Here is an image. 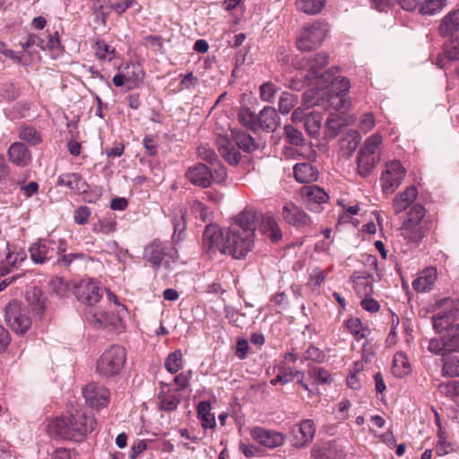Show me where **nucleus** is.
Returning <instances> with one entry per match:
<instances>
[{"label": "nucleus", "mask_w": 459, "mask_h": 459, "mask_svg": "<svg viewBox=\"0 0 459 459\" xmlns=\"http://www.w3.org/2000/svg\"><path fill=\"white\" fill-rule=\"evenodd\" d=\"M250 435L254 440L269 449L281 446L285 442V436L281 432L266 429L262 427H254L251 429Z\"/></svg>", "instance_id": "nucleus-14"}, {"label": "nucleus", "mask_w": 459, "mask_h": 459, "mask_svg": "<svg viewBox=\"0 0 459 459\" xmlns=\"http://www.w3.org/2000/svg\"><path fill=\"white\" fill-rule=\"evenodd\" d=\"M329 56L325 52H318L314 56H306L298 60L294 66L298 69L306 70L307 73L305 79L308 82V85L313 86V82H317L320 78L321 70L328 64Z\"/></svg>", "instance_id": "nucleus-10"}, {"label": "nucleus", "mask_w": 459, "mask_h": 459, "mask_svg": "<svg viewBox=\"0 0 459 459\" xmlns=\"http://www.w3.org/2000/svg\"><path fill=\"white\" fill-rule=\"evenodd\" d=\"M353 288L360 297L370 296L373 292V275L367 272H356L351 276Z\"/></svg>", "instance_id": "nucleus-22"}, {"label": "nucleus", "mask_w": 459, "mask_h": 459, "mask_svg": "<svg viewBox=\"0 0 459 459\" xmlns=\"http://www.w3.org/2000/svg\"><path fill=\"white\" fill-rule=\"evenodd\" d=\"M333 69L322 73L313 86L317 90H326L329 105L334 110H347L351 105V100L346 98L351 83L347 78L336 75Z\"/></svg>", "instance_id": "nucleus-4"}, {"label": "nucleus", "mask_w": 459, "mask_h": 459, "mask_svg": "<svg viewBox=\"0 0 459 459\" xmlns=\"http://www.w3.org/2000/svg\"><path fill=\"white\" fill-rule=\"evenodd\" d=\"M52 240H39L30 247L31 260L36 264H43L54 255V248L50 247Z\"/></svg>", "instance_id": "nucleus-24"}, {"label": "nucleus", "mask_w": 459, "mask_h": 459, "mask_svg": "<svg viewBox=\"0 0 459 459\" xmlns=\"http://www.w3.org/2000/svg\"><path fill=\"white\" fill-rule=\"evenodd\" d=\"M405 174L406 170L400 161L392 160L387 162L380 178L383 192L385 194H393L402 184Z\"/></svg>", "instance_id": "nucleus-11"}, {"label": "nucleus", "mask_w": 459, "mask_h": 459, "mask_svg": "<svg viewBox=\"0 0 459 459\" xmlns=\"http://www.w3.org/2000/svg\"><path fill=\"white\" fill-rule=\"evenodd\" d=\"M284 134L288 142L293 145H302L304 143V137L300 131L296 129L291 125H286L284 126Z\"/></svg>", "instance_id": "nucleus-54"}, {"label": "nucleus", "mask_w": 459, "mask_h": 459, "mask_svg": "<svg viewBox=\"0 0 459 459\" xmlns=\"http://www.w3.org/2000/svg\"><path fill=\"white\" fill-rule=\"evenodd\" d=\"M239 122L248 127L249 129L257 130V116L254 114L249 108H241L238 113Z\"/></svg>", "instance_id": "nucleus-47"}, {"label": "nucleus", "mask_w": 459, "mask_h": 459, "mask_svg": "<svg viewBox=\"0 0 459 459\" xmlns=\"http://www.w3.org/2000/svg\"><path fill=\"white\" fill-rule=\"evenodd\" d=\"M4 319L7 325L16 333H26L31 325L28 308L16 300L9 302L5 307Z\"/></svg>", "instance_id": "nucleus-9"}, {"label": "nucleus", "mask_w": 459, "mask_h": 459, "mask_svg": "<svg viewBox=\"0 0 459 459\" xmlns=\"http://www.w3.org/2000/svg\"><path fill=\"white\" fill-rule=\"evenodd\" d=\"M300 194L306 198L307 204H321L328 201L329 196L326 192L316 185L305 186L301 188Z\"/></svg>", "instance_id": "nucleus-28"}, {"label": "nucleus", "mask_w": 459, "mask_h": 459, "mask_svg": "<svg viewBox=\"0 0 459 459\" xmlns=\"http://www.w3.org/2000/svg\"><path fill=\"white\" fill-rule=\"evenodd\" d=\"M418 196V189L413 186H408L404 191L397 194L393 200V210L395 214L404 212L414 204Z\"/></svg>", "instance_id": "nucleus-20"}, {"label": "nucleus", "mask_w": 459, "mask_h": 459, "mask_svg": "<svg viewBox=\"0 0 459 459\" xmlns=\"http://www.w3.org/2000/svg\"><path fill=\"white\" fill-rule=\"evenodd\" d=\"M75 296L82 303L92 307L102 298L103 290L98 282L84 279L75 286Z\"/></svg>", "instance_id": "nucleus-12"}, {"label": "nucleus", "mask_w": 459, "mask_h": 459, "mask_svg": "<svg viewBox=\"0 0 459 459\" xmlns=\"http://www.w3.org/2000/svg\"><path fill=\"white\" fill-rule=\"evenodd\" d=\"M159 407L161 411H171L178 408L180 395L177 390H172L167 384L160 383L158 395Z\"/></svg>", "instance_id": "nucleus-19"}, {"label": "nucleus", "mask_w": 459, "mask_h": 459, "mask_svg": "<svg viewBox=\"0 0 459 459\" xmlns=\"http://www.w3.org/2000/svg\"><path fill=\"white\" fill-rule=\"evenodd\" d=\"M425 208L422 204L416 203L413 204L407 212V217L404 221L415 223H421L425 217Z\"/></svg>", "instance_id": "nucleus-53"}, {"label": "nucleus", "mask_w": 459, "mask_h": 459, "mask_svg": "<svg viewBox=\"0 0 459 459\" xmlns=\"http://www.w3.org/2000/svg\"><path fill=\"white\" fill-rule=\"evenodd\" d=\"M313 459H333L332 448L329 444L316 445L311 450Z\"/></svg>", "instance_id": "nucleus-57"}, {"label": "nucleus", "mask_w": 459, "mask_h": 459, "mask_svg": "<svg viewBox=\"0 0 459 459\" xmlns=\"http://www.w3.org/2000/svg\"><path fill=\"white\" fill-rule=\"evenodd\" d=\"M345 327L348 331L358 340H361L367 336L368 329L362 325V323L358 317L349 318L344 322Z\"/></svg>", "instance_id": "nucleus-42"}, {"label": "nucleus", "mask_w": 459, "mask_h": 459, "mask_svg": "<svg viewBox=\"0 0 459 459\" xmlns=\"http://www.w3.org/2000/svg\"><path fill=\"white\" fill-rule=\"evenodd\" d=\"M27 297L29 300H31V299H35V302H32L34 309L39 312L44 309L45 299L39 289H33L31 291L28 292Z\"/></svg>", "instance_id": "nucleus-60"}, {"label": "nucleus", "mask_w": 459, "mask_h": 459, "mask_svg": "<svg viewBox=\"0 0 459 459\" xmlns=\"http://www.w3.org/2000/svg\"><path fill=\"white\" fill-rule=\"evenodd\" d=\"M393 374L399 378L407 376L411 372V365L408 358L403 352H397L393 359Z\"/></svg>", "instance_id": "nucleus-36"}, {"label": "nucleus", "mask_w": 459, "mask_h": 459, "mask_svg": "<svg viewBox=\"0 0 459 459\" xmlns=\"http://www.w3.org/2000/svg\"><path fill=\"white\" fill-rule=\"evenodd\" d=\"M19 136L22 140L31 145H37L41 142L39 133L30 126H22Z\"/></svg>", "instance_id": "nucleus-46"}, {"label": "nucleus", "mask_w": 459, "mask_h": 459, "mask_svg": "<svg viewBox=\"0 0 459 459\" xmlns=\"http://www.w3.org/2000/svg\"><path fill=\"white\" fill-rule=\"evenodd\" d=\"M57 184L60 186H65L70 190L77 192H85L87 187L85 181L75 173H67L59 176Z\"/></svg>", "instance_id": "nucleus-33"}, {"label": "nucleus", "mask_w": 459, "mask_h": 459, "mask_svg": "<svg viewBox=\"0 0 459 459\" xmlns=\"http://www.w3.org/2000/svg\"><path fill=\"white\" fill-rule=\"evenodd\" d=\"M438 307L443 310L432 317V325L438 333L446 330L442 338L446 352L459 351V324L451 325L459 314V301L446 298L439 301Z\"/></svg>", "instance_id": "nucleus-3"}, {"label": "nucleus", "mask_w": 459, "mask_h": 459, "mask_svg": "<svg viewBox=\"0 0 459 459\" xmlns=\"http://www.w3.org/2000/svg\"><path fill=\"white\" fill-rule=\"evenodd\" d=\"M143 259L157 269L160 266L170 267V262L178 259V251L168 243L154 240L144 247Z\"/></svg>", "instance_id": "nucleus-7"}, {"label": "nucleus", "mask_w": 459, "mask_h": 459, "mask_svg": "<svg viewBox=\"0 0 459 459\" xmlns=\"http://www.w3.org/2000/svg\"><path fill=\"white\" fill-rule=\"evenodd\" d=\"M66 251V243L65 240L60 239L59 244L56 249V254L58 255L56 259V264L61 267H68L74 260L76 259H83L85 257L82 253H70L65 254Z\"/></svg>", "instance_id": "nucleus-34"}, {"label": "nucleus", "mask_w": 459, "mask_h": 459, "mask_svg": "<svg viewBox=\"0 0 459 459\" xmlns=\"http://www.w3.org/2000/svg\"><path fill=\"white\" fill-rule=\"evenodd\" d=\"M441 394L453 398L459 403V381H450L438 385Z\"/></svg>", "instance_id": "nucleus-50"}, {"label": "nucleus", "mask_w": 459, "mask_h": 459, "mask_svg": "<svg viewBox=\"0 0 459 459\" xmlns=\"http://www.w3.org/2000/svg\"><path fill=\"white\" fill-rule=\"evenodd\" d=\"M197 415L202 421L203 428L213 429L215 427V417L211 413V404L209 402L203 401L198 403Z\"/></svg>", "instance_id": "nucleus-38"}, {"label": "nucleus", "mask_w": 459, "mask_h": 459, "mask_svg": "<svg viewBox=\"0 0 459 459\" xmlns=\"http://www.w3.org/2000/svg\"><path fill=\"white\" fill-rule=\"evenodd\" d=\"M122 70L126 80V87L128 90L136 87L143 79V70L137 64L126 65L125 67H122Z\"/></svg>", "instance_id": "nucleus-35"}, {"label": "nucleus", "mask_w": 459, "mask_h": 459, "mask_svg": "<svg viewBox=\"0 0 459 459\" xmlns=\"http://www.w3.org/2000/svg\"><path fill=\"white\" fill-rule=\"evenodd\" d=\"M442 375L447 377H459V359L456 357L449 358L444 361Z\"/></svg>", "instance_id": "nucleus-51"}, {"label": "nucleus", "mask_w": 459, "mask_h": 459, "mask_svg": "<svg viewBox=\"0 0 459 459\" xmlns=\"http://www.w3.org/2000/svg\"><path fill=\"white\" fill-rule=\"evenodd\" d=\"M328 31V25L319 21L305 26L296 41L298 49L306 52L317 48L323 43Z\"/></svg>", "instance_id": "nucleus-8"}, {"label": "nucleus", "mask_w": 459, "mask_h": 459, "mask_svg": "<svg viewBox=\"0 0 459 459\" xmlns=\"http://www.w3.org/2000/svg\"><path fill=\"white\" fill-rule=\"evenodd\" d=\"M437 280V271L429 267L420 273L419 277L412 282V287L419 292L429 290Z\"/></svg>", "instance_id": "nucleus-31"}, {"label": "nucleus", "mask_w": 459, "mask_h": 459, "mask_svg": "<svg viewBox=\"0 0 459 459\" xmlns=\"http://www.w3.org/2000/svg\"><path fill=\"white\" fill-rule=\"evenodd\" d=\"M232 137L238 148L245 152H251L255 149V143L254 139L246 132L232 131Z\"/></svg>", "instance_id": "nucleus-44"}, {"label": "nucleus", "mask_w": 459, "mask_h": 459, "mask_svg": "<svg viewBox=\"0 0 459 459\" xmlns=\"http://www.w3.org/2000/svg\"><path fill=\"white\" fill-rule=\"evenodd\" d=\"M191 211L195 214L196 218H199L203 222H206L208 220V212L206 206L199 202L194 201L191 205Z\"/></svg>", "instance_id": "nucleus-62"}, {"label": "nucleus", "mask_w": 459, "mask_h": 459, "mask_svg": "<svg viewBox=\"0 0 459 459\" xmlns=\"http://www.w3.org/2000/svg\"><path fill=\"white\" fill-rule=\"evenodd\" d=\"M459 30V9L448 13L438 27V32L443 37L453 35Z\"/></svg>", "instance_id": "nucleus-30"}, {"label": "nucleus", "mask_w": 459, "mask_h": 459, "mask_svg": "<svg viewBox=\"0 0 459 459\" xmlns=\"http://www.w3.org/2000/svg\"><path fill=\"white\" fill-rule=\"evenodd\" d=\"M382 143V135L376 133L366 139L362 148L359 150L363 152L378 155L377 151Z\"/></svg>", "instance_id": "nucleus-48"}, {"label": "nucleus", "mask_w": 459, "mask_h": 459, "mask_svg": "<svg viewBox=\"0 0 459 459\" xmlns=\"http://www.w3.org/2000/svg\"><path fill=\"white\" fill-rule=\"evenodd\" d=\"M306 360H312L317 363H322L325 359V354L319 348L314 345H309L304 353Z\"/></svg>", "instance_id": "nucleus-59"}, {"label": "nucleus", "mask_w": 459, "mask_h": 459, "mask_svg": "<svg viewBox=\"0 0 459 459\" xmlns=\"http://www.w3.org/2000/svg\"><path fill=\"white\" fill-rule=\"evenodd\" d=\"M197 153L202 160L207 161L210 164L209 167H213L215 162H219L217 154L207 145L199 146L197 149Z\"/></svg>", "instance_id": "nucleus-58"}, {"label": "nucleus", "mask_w": 459, "mask_h": 459, "mask_svg": "<svg viewBox=\"0 0 459 459\" xmlns=\"http://www.w3.org/2000/svg\"><path fill=\"white\" fill-rule=\"evenodd\" d=\"M401 235L411 242L418 243L424 238L423 227L421 223L403 221Z\"/></svg>", "instance_id": "nucleus-32"}, {"label": "nucleus", "mask_w": 459, "mask_h": 459, "mask_svg": "<svg viewBox=\"0 0 459 459\" xmlns=\"http://www.w3.org/2000/svg\"><path fill=\"white\" fill-rule=\"evenodd\" d=\"M126 361V350L122 345L113 344L106 349L97 360L96 372L104 378L117 376Z\"/></svg>", "instance_id": "nucleus-5"}, {"label": "nucleus", "mask_w": 459, "mask_h": 459, "mask_svg": "<svg viewBox=\"0 0 459 459\" xmlns=\"http://www.w3.org/2000/svg\"><path fill=\"white\" fill-rule=\"evenodd\" d=\"M84 317L88 323L96 328H109L113 330L117 327L120 318L115 315L109 316L104 311L94 307H89L84 312Z\"/></svg>", "instance_id": "nucleus-16"}, {"label": "nucleus", "mask_w": 459, "mask_h": 459, "mask_svg": "<svg viewBox=\"0 0 459 459\" xmlns=\"http://www.w3.org/2000/svg\"><path fill=\"white\" fill-rule=\"evenodd\" d=\"M446 4V0H423L420 13L425 15H434L439 13Z\"/></svg>", "instance_id": "nucleus-45"}, {"label": "nucleus", "mask_w": 459, "mask_h": 459, "mask_svg": "<svg viewBox=\"0 0 459 459\" xmlns=\"http://www.w3.org/2000/svg\"><path fill=\"white\" fill-rule=\"evenodd\" d=\"M186 177L194 185L205 188L213 183L223 182L227 173L225 167L221 162H215L213 167L198 163L187 169Z\"/></svg>", "instance_id": "nucleus-6"}, {"label": "nucleus", "mask_w": 459, "mask_h": 459, "mask_svg": "<svg viewBox=\"0 0 459 459\" xmlns=\"http://www.w3.org/2000/svg\"><path fill=\"white\" fill-rule=\"evenodd\" d=\"M261 231L266 235L273 242H278L282 238L281 230L277 220L271 213L262 215L260 218Z\"/></svg>", "instance_id": "nucleus-26"}, {"label": "nucleus", "mask_w": 459, "mask_h": 459, "mask_svg": "<svg viewBox=\"0 0 459 459\" xmlns=\"http://www.w3.org/2000/svg\"><path fill=\"white\" fill-rule=\"evenodd\" d=\"M454 450L453 445L446 440L445 434L441 431L438 433V441L436 445L435 451L438 456L448 455Z\"/></svg>", "instance_id": "nucleus-56"}, {"label": "nucleus", "mask_w": 459, "mask_h": 459, "mask_svg": "<svg viewBox=\"0 0 459 459\" xmlns=\"http://www.w3.org/2000/svg\"><path fill=\"white\" fill-rule=\"evenodd\" d=\"M86 403L93 408L105 407L108 404L109 392L95 383L87 385L82 390Z\"/></svg>", "instance_id": "nucleus-18"}, {"label": "nucleus", "mask_w": 459, "mask_h": 459, "mask_svg": "<svg viewBox=\"0 0 459 459\" xmlns=\"http://www.w3.org/2000/svg\"><path fill=\"white\" fill-rule=\"evenodd\" d=\"M316 426L312 420H304L292 428V446L297 448L307 446L314 438Z\"/></svg>", "instance_id": "nucleus-15"}, {"label": "nucleus", "mask_w": 459, "mask_h": 459, "mask_svg": "<svg viewBox=\"0 0 459 459\" xmlns=\"http://www.w3.org/2000/svg\"><path fill=\"white\" fill-rule=\"evenodd\" d=\"M9 160L18 167L24 168L31 161V153L29 149L20 142L11 144L8 149Z\"/></svg>", "instance_id": "nucleus-23"}, {"label": "nucleus", "mask_w": 459, "mask_h": 459, "mask_svg": "<svg viewBox=\"0 0 459 459\" xmlns=\"http://www.w3.org/2000/svg\"><path fill=\"white\" fill-rule=\"evenodd\" d=\"M254 238L244 235L236 227L221 230L211 224L204 232V247L206 252L219 251L234 258H243L251 250Z\"/></svg>", "instance_id": "nucleus-1"}, {"label": "nucleus", "mask_w": 459, "mask_h": 459, "mask_svg": "<svg viewBox=\"0 0 459 459\" xmlns=\"http://www.w3.org/2000/svg\"><path fill=\"white\" fill-rule=\"evenodd\" d=\"M322 117L319 113L309 112L304 116V127L310 136H316L321 128Z\"/></svg>", "instance_id": "nucleus-40"}, {"label": "nucleus", "mask_w": 459, "mask_h": 459, "mask_svg": "<svg viewBox=\"0 0 459 459\" xmlns=\"http://www.w3.org/2000/svg\"><path fill=\"white\" fill-rule=\"evenodd\" d=\"M379 160V155H373L359 151V156L357 158L358 173L362 178L369 176Z\"/></svg>", "instance_id": "nucleus-29"}, {"label": "nucleus", "mask_w": 459, "mask_h": 459, "mask_svg": "<svg viewBox=\"0 0 459 459\" xmlns=\"http://www.w3.org/2000/svg\"><path fill=\"white\" fill-rule=\"evenodd\" d=\"M295 179L303 184L316 181L318 178V170L310 163H298L293 168Z\"/></svg>", "instance_id": "nucleus-27"}, {"label": "nucleus", "mask_w": 459, "mask_h": 459, "mask_svg": "<svg viewBox=\"0 0 459 459\" xmlns=\"http://www.w3.org/2000/svg\"><path fill=\"white\" fill-rule=\"evenodd\" d=\"M164 366L166 369L171 373L176 374L183 366V355L180 350H177L166 358Z\"/></svg>", "instance_id": "nucleus-43"}, {"label": "nucleus", "mask_w": 459, "mask_h": 459, "mask_svg": "<svg viewBox=\"0 0 459 459\" xmlns=\"http://www.w3.org/2000/svg\"><path fill=\"white\" fill-rule=\"evenodd\" d=\"M281 216L286 223L298 229H307L312 225L310 217L291 202L283 205Z\"/></svg>", "instance_id": "nucleus-13"}, {"label": "nucleus", "mask_w": 459, "mask_h": 459, "mask_svg": "<svg viewBox=\"0 0 459 459\" xmlns=\"http://www.w3.org/2000/svg\"><path fill=\"white\" fill-rule=\"evenodd\" d=\"M217 145L219 152L225 160L230 165L238 163L241 157L240 152L228 137L219 136L217 138Z\"/></svg>", "instance_id": "nucleus-25"}, {"label": "nucleus", "mask_w": 459, "mask_h": 459, "mask_svg": "<svg viewBox=\"0 0 459 459\" xmlns=\"http://www.w3.org/2000/svg\"><path fill=\"white\" fill-rule=\"evenodd\" d=\"M261 216L262 215L255 210L246 209L236 217L235 225L233 227H236L244 235L254 238L255 230Z\"/></svg>", "instance_id": "nucleus-17"}, {"label": "nucleus", "mask_w": 459, "mask_h": 459, "mask_svg": "<svg viewBox=\"0 0 459 459\" xmlns=\"http://www.w3.org/2000/svg\"><path fill=\"white\" fill-rule=\"evenodd\" d=\"M297 102V97L290 92H282L279 100V110L281 114H288Z\"/></svg>", "instance_id": "nucleus-52"}, {"label": "nucleus", "mask_w": 459, "mask_h": 459, "mask_svg": "<svg viewBox=\"0 0 459 459\" xmlns=\"http://www.w3.org/2000/svg\"><path fill=\"white\" fill-rule=\"evenodd\" d=\"M96 426L94 416L80 406H71L65 414L48 425L51 435L63 439L81 441L91 433Z\"/></svg>", "instance_id": "nucleus-2"}, {"label": "nucleus", "mask_w": 459, "mask_h": 459, "mask_svg": "<svg viewBox=\"0 0 459 459\" xmlns=\"http://www.w3.org/2000/svg\"><path fill=\"white\" fill-rule=\"evenodd\" d=\"M48 459H72L71 451L65 447L52 448L48 451Z\"/></svg>", "instance_id": "nucleus-64"}, {"label": "nucleus", "mask_w": 459, "mask_h": 459, "mask_svg": "<svg viewBox=\"0 0 459 459\" xmlns=\"http://www.w3.org/2000/svg\"><path fill=\"white\" fill-rule=\"evenodd\" d=\"M325 5V0H297L296 6L299 12L314 15L321 12Z\"/></svg>", "instance_id": "nucleus-39"}, {"label": "nucleus", "mask_w": 459, "mask_h": 459, "mask_svg": "<svg viewBox=\"0 0 459 459\" xmlns=\"http://www.w3.org/2000/svg\"><path fill=\"white\" fill-rule=\"evenodd\" d=\"M280 126V117L273 107H264L257 116V129L273 132Z\"/></svg>", "instance_id": "nucleus-21"}, {"label": "nucleus", "mask_w": 459, "mask_h": 459, "mask_svg": "<svg viewBox=\"0 0 459 459\" xmlns=\"http://www.w3.org/2000/svg\"><path fill=\"white\" fill-rule=\"evenodd\" d=\"M260 97L263 101L273 103L275 100L279 88L271 82L263 83L260 86Z\"/></svg>", "instance_id": "nucleus-49"}, {"label": "nucleus", "mask_w": 459, "mask_h": 459, "mask_svg": "<svg viewBox=\"0 0 459 459\" xmlns=\"http://www.w3.org/2000/svg\"><path fill=\"white\" fill-rule=\"evenodd\" d=\"M445 59L449 61L459 60V36L451 40L445 48L444 56H439L437 60V65L440 68H444L446 66Z\"/></svg>", "instance_id": "nucleus-37"}, {"label": "nucleus", "mask_w": 459, "mask_h": 459, "mask_svg": "<svg viewBox=\"0 0 459 459\" xmlns=\"http://www.w3.org/2000/svg\"><path fill=\"white\" fill-rule=\"evenodd\" d=\"M309 375L319 384H330L333 381L332 375L324 368H313L309 370Z\"/></svg>", "instance_id": "nucleus-55"}, {"label": "nucleus", "mask_w": 459, "mask_h": 459, "mask_svg": "<svg viewBox=\"0 0 459 459\" xmlns=\"http://www.w3.org/2000/svg\"><path fill=\"white\" fill-rule=\"evenodd\" d=\"M94 53L99 60L111 61L115 58L116 50L104 40H98L93 46Z\"/></svg>", "instance_id": "nucleus-41"}, {"label": "nucleus", "mask_w": 459, "mask_h": 459, "mask_svg": "<svg viewBox=\"0 0 459 459\" xmlns=\"http://www.w3.org/2000/svg\"><path fill=\"white\" fill-rule=\"evenodd\" d=\"M91 213V212L89 207L84 205L80 206L74 212V221L79 225H84L85 223H87Z\"/></svg>", "instance_id": "nucleus-63"}, {"label": "nucleus", "mask_w": 459, "mask_h": 459, "mask_svg": "<svg viewBox=\"0 0 459 459\" xmlns=\"http://www.w3.org/2000/svg\"><path fill=\"white\" fill-rule=\"evenodd\" d=\"M428 350L431 353L436 354V355L445 356L448 353V352H446V350L445 349V342H444L443 338L441 340H438L437 338H433V339L429 340V345H428Z\"/></svg>", "instance_id": "nucleus-61"}]
</instances>
